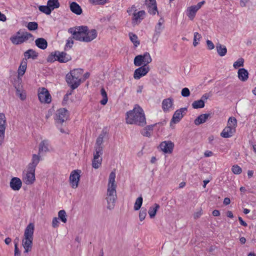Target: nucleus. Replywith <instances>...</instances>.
Here are the masks:
<instances>
[{
  "mask_svg": "<svg viewBox=\"0 0 256 256\" xmlns=\"http://www.w3.org/2000/svg\"><path fill=\"white\" fill-rule=\"evenodd\" d=\"M152 61L150 54L145 52L143 54H139L135 56L134 63L135 66H148Z\"/></svg>",
  "mask_w": 256,
  "mask_h": 256,
  "instance_id": "nucleus-4",
  "label": "nucleus"
},
{
  "mask_svg": "<svg viewBox=\"0 0 256 256\" xmlns=\"http://www.w3.org/2000/svg\"><path fill=\"white\" fill-rule=\"evenodd\" d=\"M238 122L236 119L233 116L230 117L228 121V125L232 126V128H235L237 126Z\"/></svg>",
  "mask_w": 256,
  "mask_h": 256,
  "instance_id": "nucleus-47",
  "label": "nucleus"
},
{
  "mask_svg": "<svg viewBox=\"0 0 256 256\" xmlns=\"http://www.w3.org/2000/svg\"><path fill=\"white\" fill-rule=\"evenodd\" d=\"M106 132H104V130H102L100 134L98 136V138L96 139V148L98 147H102V144L104 141V138L106 136Z\"/></svg>",
  "mask_w": 256,
  "mask_h": 256,
  "instance_id": "nucleus-35",
  "label": "nucleus"
},
{
  "mask_svg": "<svg viewBox=\"0 0 256 256\" xmlns=\"http://www.w3.org/2000/svg\"><path fill=\"white\" fill-rule=\"evenodd\" d=\"M145 4L147 6L148 8V12L150 14L154 16L158 12V14H159L158 12V7L156 0H145Z\"/></svg>",
  "mask_w": 256,
  "mask_h": 256,
  "instance_id": "nucleus-13",
  "label": "nucleus"
},
{
  "mask_svg": "<svg viewBox=\"0 0 256 256\" xmlns=\"http://www.w3.org/2000/svg\"><path fill=\"white\" fill-rule=\"evenodd\" d=\"M10 188L14 190H18L22 186V182L17 177H13L10 182Z\"/></svg>",
  "mask_w": 256,
  "mask_h": 256,
  "instance_id": "nucleus-18",
  "label": "nucleus"
},
{
  "mask_svg": "<svg viewBox=\"0 0 256 256\" xmlns=\"http://www.w3.org/2000/svg\"><path fill=\"white\" fill-rule=\"evenodd\" d=\"M232 170L234 174H239L242 173V168L237 164L234 165L232 168Z\"/></svg>",
  "mask_w": 256,
  "mask_h": 256,
  "instance_id": "nucleus-54",
  "label": "nucleus"
},
{
  "mask_svg": "<svg viewBox=\"0 0 256 256\" xmlns=\"http://www.w3.org/2000/svg\"><path fill=\"white\" fill-rule=\"evenodd\" d=\"M206 42L208 50H212L214 48V45L211 40H208Z\"/></svg>",
  "mask_w": 256,
  "mask_h": 256,
  "instance_id": "nucleus-58",
  "label": "nucleus"
},
{
  "mask_svg": "<svg viewBox=\"0 0 256 256\" xmlns=\"http://www.w3.org/2000/svg\"><path fill=\"white\" fill-rule=\"evenodd\" d=\"M38 10L40 12L46 15H50L52 12L48 4L46 6H40Z\"/></svg>",
  "mask_w": 256,
  "mask_h": 256,
  "instance_id": "nucleus-42",
  "label": "nucleus"
},
{
  "mask_svg": "<svg viewBox=\"0 0 256 256\" xmlns=\"http://www.w3.org/2000/svg\"><path fill=\"white\" fill-rule=\"evenodd\" d=\"M187 111V108H182L177 110L173 114L172 118L170 120V128H174V124L178 123L184 117V114H186Z\"/></svg>",
  "mask_w": 256,
  "mask_h": 256,
  "instance_id": "nucleus-6",
  "label": "nucleus"
},
{
  "mask_svg": "<svg viewBox=\"0 0 256 256\" xmlns=\"http://www.w3.org/2000/svg\"><path fill=\"white\" fill-rule=\"evenodd\" d=\"M174 146V143L170 140L164 141L160 144V148L164 154H171Z\"/></svg>",
  "mask_w": 256,
  "mask_h": 256,
  "instance_id": "nucleus-12",
  "label": "nucleus"
},
{
  "mask_svg": "<svg viewBox=\"0 0 256 256\" xmlns=\"http://www.w3.org/2000/svg\"><path fill=\"white\" fill-rule=\"evenodd\" d=\"M236 132L235 128L227 126L220 133V136L224 138H229L232 137Z\"/></svg>",
  "mask_w": 256,
  "mask_h": 256,
  "instance_id": "nucleus-17",
  "label": "nucleus"
},
{
  "mask_svg": "<svg viewBox=\"0 0 256 256\" xmlns=\"http://www.w3.org/2000/svg\"><path fill=\"white\" fill-rule=\"evenodd\" d=\"M204 102L202 100L194 101L192 104V107L194 109L202 108L204 107Z\"/></svg>",
  "mask_w": 256,
  "mask_h": 256,
  "instance_id": "nucleus-38",
  "label": "nucleus"
},
{
  "mask_svg": "<svg viewBox=\"0 0 256 256\" xmlns=\"http://www.w3.org/2000/svg\"><path fill=\"white\" fill-rule=\"evenodd\" d=\"M126 120L128 124H136L142 126L146 124L144 110L137 104L132 110L126 112Z\"/></svg>",
  "mask_w": 256,
  "mask_h": 256,
  "instance_id": "nucleus-1",
  "label": "nucleus"
},
{
  "mask_svg": "<svg viewBox=\"0 0 256 256\" xmlns=\"http://www.w3.org/2000/svg\"><path fill=\"white\" fill-rule=\"evenodd\" d=\"M48 141L46 140H42L38 148V154H40L42 152H47L49 150L48 148Z\"/></svg>",
  "mask_w": 256,
  "mask_h": 256,
  "instance_id": "nucleus-34",
  "label": "nucleus"
},
{
  "mask_svg": "<svg viewBox=\"0 0 256 256\" xmlns=\"http://www.w3.org/2000/svg\"><path fill=\"white\" fill-rule=\"evenodd\" d=\"M69 112L66 108H60L56 110L54 120L57 123L62 124L69 118Z\"/></svg>",
  "mask_w": 256,
  "mask_h": 256,
  "instance_id": "nucleus-7",
  "label": "nucleus"
},
{
  "mask_svg": "<svg viewBox=\"0 0 256 256\" xmlns=\"http://www.w3.org/2000/svg\"><path fill=\"white\" fill-rule=\"evenodd\" d=\"M149 66H142L135 70L134 74V78L136 80H139L142 76H146L150 71Z\"/></svg>",
  "mask_w": 256,
  "mask_h": 256,
  "instance_id": "nucleus-10",
  "label": "nucleus"
},
{
  "mask_svg": "<svg viewBox=\"0 0 256 256\" xmlns=\"http://www.w3.org/2000/svg\"><path fill=\"white\" fill-rule=\"evenodd\" d=\"M102 158H100L98 159L94 158L92 161V166L95 169L98 168L102 164Z\"/></svg>",
  "mask_w": 256,
  "mask_h": 256,
  "instance_id": "nucleus-49",
  "label": "nucleus"
},
{
  "mask_svg": "<svg viewBox=\"0 0 256 256\" xmlns=\"http://www.w3.org/2000/svg\"><path fill=\"white\" fill-rule=\"evenodd\" d=\"M81 70H71L66 76V80L68 86L74 90L80 84V79L78 78V76H76V72Z\"/></svg>",
  "mask_w": 256,
  "mask_h": 256,
  "instance_id": "nucleus-3",
  "label": "nucleus"
},
{
  "mask_svg": "<svg viewBox=\"0 0 256 256\" xmlns=\"http://www.w3.org/2000/svg\"><path fill=\"white\" fill-rule=\"evenodd\" d=\"M40 156L36 154H32V162L28 165V169L36 170V168L40 161Z\"/></svg>",
  "mask_w": 256,
  "mask_h": 256,
  "instance_id": "nucleus-21",
  "label": "nucleus"
},
{
  "mask_svg": "<svg viewBox=\"0 0 256 256\" xmlns=\"http://www.w3.org/2000/svg\"><path fill=\"white\" fill-rule=\"evenodd\" d=\"M27 60L22 58L20 64L18 68V76H22L24 75L27 68Z\"/></svg>",
  "mask_w": 256,
  "mask_h": 256,
  "instance_id": "nucleus-28",
  "label": "nucleus"
},
{
  "mask_svg": "<svg viewBox=\"0 0 256 256\" xmlns=\"http://www.w3.org/2000/svg\"><path fill=\"white\" fill-rule=\"evenodd\" d=\"M57 50L52 52L48 56L46 60L48 62H54L57 61Z\"/></svg>",
  "mask_w": 256,
  "mask_h": 256,
  "instance_id": "nucleus-43",
  "label": "nucleus"
},
{
  "mask_svg": "<svg viewBox=\"0 0 256 256\" xmlns=\"http://www.w3.org/2000/svg\"><path fill=\"white\" fill-rule=\"evenodd\" d=\"M244 59L242 58H239L236 62L234 63L233 66L234 68L244 66Z\"/></svg>",
  "mask_w": 256,
  "mask_h": 256,
  "instance_id": "nucleus-52",
  "label": "nucleus"
},
{
  "mask_svg": "<svg viewBox=\"0 0 256 256\" xmlns=\"http://www.w3.org/2000/svg\"><path fill=\"white\" fill-rule=\"evenodd\" d=\"M210 96V93H206L202 96L200 100H202L205 102V100H207Z\"/></svg>",
  "mask_w": 256,
  "mask_h": 256,
  "instance_id": "nucleus-63",
  "label": "nucleus"
},
{
  "mask_svg": "<svg viewBox=\"0 0 256 256\" xmlns=\"http://www.w3.org/2000/svg\"><path fill=\"white\" fill-rule=\"evenodd\" d=\"M34 225L30 223L26 227L24 232V238L22 241V245L24 249V253H28L32 250Z\"/></svg>",
  "mask_w": 256,
  "mask_h": 256,
  "instance_id": "nucleus-2",
  "label": "nucleus"
},
{
  "mask_svg": "<svg viewBox=\"0 0 256 256\" xmlns=\"http://www.w3.org/2000/svg\"><path fill=\"white\" fill-rule=\"evenodd\" d=\"M38 97L42 103L50 104L52 101V97L49 92L44 88H42L38 94Z\"/></svg>",
  "mask_w": 256,
  "mask_h": 256,
  "instance_id": "nucleus-9",
  "label": "nucleus"
},
{
  "mask_svg": "<svg viewBox=\"0 0 256 256\" xmlns=\"http://www.w3.org/2000/svg\"><path fill=\"white\" fill-rule=\"evenodd\" d=\"M174 105V99L170 97L164 99L162 102V108L164 112H168Z\"/></svg>",
  "mask_w": 256,
  "mask_h": 256,
  "instance_id": "nucleus-20",
  "label": "nucleus"
},
{
  "mask_svg": "<svg viewBox=\"0 0 256 256\" xmlns=\"http://www.w3.org/2000/svg\"><path fill=\"white\" fill-rule=\"evenodd\" d=\"M146 12L144 10H140L138 12H134L132 18V24L134 25L138 24V22H140V20L143 19V18H141V17L144 16Z\"/></svg>",
  "mask_w": 256,
  "mask_h": 256,
  "instance_id": "nucleus-22",
  "label": "nucleus"
},
{
  "mask_svg": "<svg viewBox=\"0 0 256 256\" xmlns=\"http://www.w3.org/2000/svg\"><path fill=\"white\" fill-rule=\"evenodd\" d=\"M20 251L18 246H14V256H20Z\"/></svg>",
  "mask_w": 256,
  "mask_h": 256,
  "instance_id": "nucleus-64",
  "label": "nucleus"
},
{
  "mask_svg": "<svg viewBox=\"0 0 256 256\" xmlns=\"http://www.w3.org/2000/svg\"><path fill=\"white\" fill-rule=\"evenodd\" d=\"M11 42L16 45H18L22 44V36H12L10 38Z\"/></svg>",
  "mask_w": 256,
  "mask_h": 256,
  "instance_id": "nucleus-37",
  "label": "nucleus"
},
{
  "mask_svg": "<svg viewBox=\"0 0 256 256\" xmlns=\"http://www.w3.org/2000/svg\"><path fill=\"white\" fill-rule=\"evenodd\" d=\"M181 94L184 97H188L190 94V90L188 88H183L181 91Z\"/></svg>",
  "mask_w": 256,
  "mask_h": 256,
  "instance_id": "nucleus-56",
  "label": "nucleus"
},
{
  "mask_svg": "<svg viewBox=\"0 0 256 256\" xmlns=\"http://www.w3.org/2000/svg\"><path fill=\"white\" fill-rule=\"evenodd\" d=\"M76 32H74L72 38L80 42L87 41L90 40L88 37L84 36L86 32H88V26H76Z\"/></svg>",
  "mask_w": 256,
  "mask_h": 256,
  "instance_id": "nucleus-5",
  "label": "nucleus"
},
{
  "mask_svg": "<svg viewBox=\"0 0 256 256\" xmlns=\"http://www.w3.org/2000/svg\"><path fill=\"white\" fill-rule=\"evenodd\" d=\"M116 174L114 172H112L109 176L108 184V190H110L111 192H114L116 190V185L115 184Z\"/></svg>",
  "mask_w": 256,
  "mask_h": 256,
  "instance_id": "nucleus-19",
  "label": "nucleus"
},
{
  "mask_svg": "<svg viewBox=\"0 0 256 256\" xmlns=\"http://www.w3.org/2000/svg\"><path fill=\"white\" fill-rule=\"evenodd\" d=\"M108 0H89L93 5H102L105 4Z\"/></svg>",
  "mask_w": 256,
  "mask_h": 256,
  "instance_id": "nucleus-55",
  "label": "nucleus"
},
{
  "mask_svg": "<svg viewBox=\"0 0 256 256\" xmlns=\"http://www.w3.org/2000/svg\"><path fill=\"white\" fill-rule=\"evenodd\" d=\"M140 133L144 136L150 138L151 136L150 132H149L148 130H145V128H144L141 130Z\"/></svg>",
  "mask_w": 256,
  "mask_h": 256,
  "instance_id": "nucleus-57",
  "label": "nucleus"
},
{
  "mask_svg": "<svg viewBox=\"0 0 256 256\" xmlns=\"http://www.w3.org/2000/svg\"><path fill=\"white\" fill-rule=\"evenodd\" d=\"M156 125H157V124H150V125L147 126L146 127H144L145 130H148V132L152 131L153 130L154 127Z\"/></svg>",
  "mask_w": 256,
  "mask_h": 256,
  "instance_id": "nucleus-62",
  "label": "nucleus"
},
{
  "mask_svg": "<svg viewBox=\"0 0 256 256\" xmlns=\"http://www.w3.org/2000/svg\"><path fill=\"white\" fill-rule=\"evenodd\" d=\"M22 81V78L20 76H18L17 79L14 80V86L16 90V92H20L21 90V88L22 87L21 85Z\"/></svg>",
  "mask_w": 256,
  "mask_h": 256,
  "instance_id": "nucleus-44",
  "label": "nucleus"
},
{
  "mask_svg": "<svg viewBox=\"0 0 256 256\" xmlns=\"http://www.w3.org/2000/svg\"><path fill=\"white\" fill-rule=\"evenodd\" d=\"M198 10L194 6H192L188 8L187 16L190 20H194Z\"/></svg>",
  "mask_w": 256,
  "mask_h": 256,
  "instance_id": "nucleus-33",
  "label": "nucleus"
},
{
  "mask_svg": "<svg viewBox=\"0 0 256 256\" xmlns=\"http://www.w3.org/2000/svg\"><path fill=\"white\" fill-rule=\"evenodd\" d=\"M36 46L42 50H45L48 47V42L46 39L42 38H39L35 40Z\"/></svg>",
  "mask_w": 256,
  "mask_h": 256,
  "instance_id": "nucleus-27",
  "label": "nucleus"
},
{
  "mask_svg": "<svg viewBox=\"0 0 256 256\" xmlns=\"http://www.w3.org/2000/svg\"><path fill=\"white\" fill-rule=\"evenodd\" d=\"M164 28V27H160L159 26H156L155 30H154V32L152 36V42L153 43H156L158 40V38L162 30Z\"/></svg>",
  "mask_w": 256,
  "mask_h": 256,
  "instance_id": "nucleus-31",
  "label": "nucleus"
},
{
  "mask_svg": "<svg viewBox=\"0 0 256 256\" xmlns=\"http://www.w3.org/2000/svg\"><path fill=\"white\" fill-rule=\"evenodd\" d=\"M6 118L4 114L0 113V146L4 142L6 130Z\"/></svg>",
  "mask_w": 256,
  "mask_h": 256,
  "instance_id": "nucleus-11",
  "label": "nucleus"
},
{
  "mask_svg": "<svg viewBox=\"0 0 256 256\" xmlns=\"http://www.w3.org/2000/svg\"><path fill=\"white\" fill-rule=\"evenodd\" d=\"M66 214L64 210H62L58 212V218L64 223H66L67 222Z\"/></svg>",
  "mask_w": 256,
  "mask_h": 256,
  "instance_id": "nucleus-45",
  "label": "nucleus"
},
{
  "mask_svg": "<svg viewBox=\"0 0 256 256\" xmlns=\"http://www.w3.org/2000/svg\"><path fill=\"white\" fill-rule=\"evenodd\" d=\"M202 214V210L201 209L200 211L195 212L194 214V218L197 219L199 218Z\"/></svg>",
  "mask_w": 256,
  "mask_h": 256,
  "instance_id": "nucleus-60",
  "label": "nucleus"
},
{
  "mask_svg": "<svg viewBox=\"0 0 256 256\" xmlns=\"http://www.w3.org/2000/svg\"><path fill=\"white\" fill-rule=\"evenodd\" d=\"M100 94L102 96V99L100 101V103L102 105H106L108 101V98L107 96V93L105 90L104 88H102L100 90Z\"/></svg>",
  "mask_w": 256,
  "mask_h": 256,
  "instance_id": "nucleus-40",
  "label": "nucleus"
},
{
  "mask_svg": "<svg viewBox=\"0 0 256 256\" xmlns=\"http://www.w3.org/2000/svg\"><path fill=\"white\" fill-rule=\"evenodd\" d=\"M47 4L52 11L55 8H58L60 6L58 0H48Z\"/></svg>",
  "mask_w": 256,
  "mask_h": 256,
  "instance_id": "nucleus-36",
  "label": "nucleus"
},
{
  "mask_svg": "<svg viewBox=\"0 0 256 256\" xmlns=\"http://www.w3.org/2000/svg\"><path fill=\"white\" fill-rule=\"evenodd\" d=\"M80 170H76L72 171L70 176V182L72 188H76L78 186L80 180Z\"/></svg>",
  "mask_w": 256,
  "mask_h": 256,
  "instance_id": "nucleus-8",
  "label": "nucleus"
},
{
  "mask_svg": "<svg viewBox=\"0 0 256 256\" xmlns=\"http://www.w3.org/2000/svg\"><path fill=\"white\" fill-rule=\"evenodd\" d=\"M97 34V32L95 29H92L90 30H89V29L88 28V32H86L84 36L88 37V38H89L90 39L88 40L83 42H90L96 38Z\"/></svg>",
  "mask_w": 256,
  "mask_h": 256,
  "instance_id": "nucleus-29",
  "label": "nucleus"
},
{
  "mask_svg": "<svg viewBox=\"0 0 256 256\" xmlns=\"http://www.w3.org/2000/svg\"><path fill=\"white\" fill-rule=\"evenodd\" d=\"M24 182L26 184L29 185L34 184L36 180L35 170L28 168V172L25 176L23 177Z\"/></svg>",
  "mask_w": 256,
  "mask_h": 256,
  "instance_id": "nucleus-15",
  "label": "nucleus"
},
{
  "mask_svg": "<svg viewBox=\"0 0 256 256\" xmlns=\"http://www.w3.org/2000/svg\"><path fill=\"white\" fill-rule=\"evenodd\" d=\"M26 27L29 30H36L38 28V24L35 22H29L28 24Z\"/></svg>",
  "mask_w": 256,
  "mask_h": 256,
  "instance_id": "nucleus-46",
  "label": "nucleus"
},
{
  "mask_svg": "<svg viewBox=\"0 0 256 256\" xmlns=\"http://www.w3.org/2000/svg\"><path fill=\"white\" fill-rule=\"evenodd\" d=\"M16 94L19 96L20 98L22 100H24L26 98V94H22L21 90L20 92H16Z\"/></svg>",
  "mask_w": 256,
  "mask_h": 256,
  "instance_id": "nucleus-61",
  "label": "nucleus"
},
{
  "mask_svg": "<svg viewBox=\"0 0 256 256\" xmlns=\"http://www.w3.org/2000/svg\"><path fill=\"white\" fill-rule=\"evenodd\" d=\"M24 58L26 60L30 58L36 60L38 56V53L33 49H29L24 53Z\"/></svg>",
  "mask_w": 256,
  "mask_h": 256,
  "instance_id": "nucleus-24",
  "label": "nucleus"
},
{
  "mask_svg": "<svg viewBox=\"0 0 256 256\" xmlns=\"http://www.w3.org/2000/svg\"><path fill=\"white\" fill-rule=\"evenodd\" d=\"M202 36L198 32H195L194 33V42L193 45L194 46H196L199 43L200 38H202Z\"/></svg>",
  "mask_w": 256,
  "mask_h": 256,
  "instance_id": "nucleus-50",
  "label": "nucleus"
},
{
  "mask_svg": "<svg viewBox=\"0 0 256 256\" xmlns=\"http://www.w3.org/2000/svg\"><path fill=\"white\" fill-rule=\"evenodd\" d=\"M160 205L158 204H154V206H150L148 210V214L151 218H154L156 212L160 208Z\"/></svg>",
  "mask_w": 256,
  "mask_h": 256,
  "instance_id": "nucleus-32",
  "label": "nucleus"
},
{
  "mask_svg": "<svg viewBox=\"0 0 256 256\" xmlns=\"http://www.w3.org/2000/svg\"><path fill=\"white\" fill-rule=\"evenodd\" d=\"M142 202L143 198L141 196L136 198L134 204V210H138L141 208V206L142 204Z\"/></svg>",
  "mask_w": 256,
  "mask_h": 256,
  "instance_id": "nucleus-41",
  "label": "nucleus"
},
{
  "mask_svg": "<svg viewBox=\"0 0 256 256\" xmlns=\"http://www.w3.org/2000/svg\"><path fill=\"white\" fill-rule=\"evenodd\" d=\"M72 58L71 56L64 52H60L57 50V58L56 60L60 63H66L71 60Z\"/></svg>",
  "mask_w": 256,
  "mask_h": 256,
  "instance_id": "nucleus-16",
  "label": "nucleus"
},
{
  "mask_svg": "<svg viewBox=\"0 0 256 256\" xmlns=\"http://www.w3.org/2000/svg\"><path fill=\"white\" fill-rule=\"evenodd\" d=\"M147 214L146 208L142 207L139 213V218L140 221H142L144 220Z\"/></svg>",
  "mask_w": 256,
  "mask_h": 256,
  "instance_id": "nucleus-51",
  "label": "nucleus"
},
{
  "mask_svg": "<svg viewBox=\"0 0 256 256\" xmlns=\"http://www.w3.org/2000/svg\"><path fill=\"white\" fill-rule=\"evenodd\" d=\"M129 36L130 38L131 42L134 44V47H137L140 44V41L138 40V36L132 32H130Z\"/></svg>",
  "mask_w": 256,
  "mask_h": 256,
  "instance_id": "nucleus-39",
  "label": "nucleus"
},
{
  "mask_svg": "<svg viewBox=\"0 0 256 256\" xmlns=\"http://www.w3.org/2000/svg\"><path fill=\"white\" fill-rule=\"evenodd\" d=\"M72 38H69L68 39L66 40V42L64 48V51L67 50L68 48H72L74 44V40H72Z\"/></svg>",
  "mask_w": 256,
  "mask_h": 256,
  "instance_id": "nucleus-53",
  "label": "nucleus"
},
{
  "mask_svg": "<svg viewBox=\"0 0 256 256\" xmlns=\"http://www.w3.org/2000/svg\"><path fill=\"white\" fill-rule=\"evenodd\" d=\"M59 222L58 220V218L56 217H54L53 218L52 221V226L54 228H57L58 226Z\"/></svg>",
  "mask_w": 256,
  "mask_h": 256,
  "instance_id": "nucleus-59",
  "label": "nucleus"
},
{
  "mask_svg": "<svg viewBox=\"0 0 256 256\" xmlns=\"http://www.w3.org/2000/svg\"><path fill=\"white\" fill-rule=\"evenodd\" d=\"M95 148V152L94 154V158L98 159L100 158V156L102 154V147H98Z\"/></svg>",
  "mask_w": 256,
  "mask_h": 256,
  "instance_id": "nucleus-48",
  "label": "nucleus"
},
{
  "mask_svg": "<svg viewBox=\"0 0 256 256\" xmlns=\"http://www.w3.org/2000/svg\"><path fill=\"white\" fill-rule=\"evenodd\" d=\"M108 197L106 198V200L108 202L107 208L112 210L114 208V203L116 202V190L114 192H111L110 190H108Z\"/></svg>",
  "mask_w": 256,
  "mask_h": 256,
  "instance_id": "nucleus-14",
  "label": "nucleus"
},
{
  "mask_svg": "<svg viewBox=\"0 0 256 256\" xmlns=\"http://www.w3.org/2000/svg\"><path fill=\"white\" fill-rule=\"evenodd\" d=\"M209 117H211V114H201L195 119L194 123L196 125L198 126L205 122Z\"/></svg>",
  "mask_w": 256,
  "mask_h": 256,
  "instance_id": "nucleus-23",
  "label": "nucleus"
},
{
  "mask_svg": "<svg viewBox=\"0 0 256 256\" xmlns=\"http://www.w3.org/2000/svg\"><path fill=\"white\" fill-rule=\"evenodd\" d=\"M248 72L244 68H240L238 72V76L242 82H246L248 78Z\"/></svg>",
  "mask_w": 256,
  "mask_h": 256,
  "instance_id": "nucleus-25",
  "label": "nucleus"
},
{
  "mask_svg": "<svg viewBox=\"0 0 256 256\" xmlns=\"http://www.w3.org/2000/svg\"><path fill=\"white\" fill-rule=\"evenodd\" d=\"M70 10L76 15H80L82 12L80 6L76 2H72L70 4Z\"/></svg>",
  "mask_w": 256,
  "mask_h": 256,
  "instance_id": "nucleus-26",
  "label": "nucleus"
},
{
  "mask_svg": "<svg viewBox=\"0 0 256 256\" xmlns=\"http://www.w3.org/2000/svg\"><path fill=\"white\" fill-rule=\"evenodd\" d=\"M216 49L218 54L220 56H224L226 54L227 48L224 45L218 43L216 44Z\"/></svg>",
  "mask_w": 256,
  "mask_h": 256,
  "instance_id": "nucleus-30",
  "label": "nucleus"
}]
</instances>
